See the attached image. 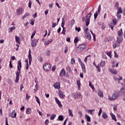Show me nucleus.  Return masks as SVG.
Instances as JSON below:
<instances>
[{
  "label": "nucleus",
  "mask_w": 125,
  "mask_h": 125,
  "mask_svg": "<svg viewBox=\"0 0 125 125\" xmlns=\"http://www.w3.org/2000/svg\"><path fill=\"white\" fill-rule=\"evenodd\" d=\"M109 72H110V73H112V74H114V75H116L117 74V70L114 69H110Z\"/></svg>",
  "instance_id": "obj_26"
},
{
  "label": "nucleus",
  "mask_w": 125,
  "mask_h": 125,
  "mask_svg": "<svg viewBox=\"0 0 125 125\" xmlns=\"http://www.w3.org/2000/svg\"><path fill=\"white\" fill-rule=\"evenodd\" d=\"M16 39V42H17V43H19V44H20V38L17 36H15Z\"/></svg>",
  "instance_id": "obj_22"
},
{
  "label": "nucleus",
  "mask_w": 125,
  "mask_h": 125,
  "mask_svg": "<svg viewBox=\"0 0 125 125\" xmlns=\"http://www.w3.org/2000/svg\"><path fill=\"white\" fill-rule=\"evenodd\" d=\"M84 31L85 32V34H87L89 32H88V28L87 27H85L84 28Z\"/></svg>",
  "instance_id": "obj_47"
},
{
  "label": "nucleus",
  "mask_w": 125,
  "mask_h": 125,
  "mask_svg": "<svg viewBox=\"0 0 125 125\" xmlns=\"http://www.w3.org/2000/svg\"><path fill=\"white\" fill-rule=\"evenodd\" d=\"M28 7H29V8H31V7H32V1L29 0V2L28 3Z\"/></svg>",
  "instance_id": "obj_54"
},
{
  "label": "nucleus",
  "mask_w": 125,
  "mask_h": 125,
  "mask_svg": "<svg viewBox=\"0 0 125 125\" xmlns=\"http://www.w3.org/2000/svg\"><path fill=\"white\" fill-rule=\"evenodd\" d=\"M118 46V45H117V43L115 42L113 43V48H116Z\"/></svg>",
  "instance_id": "obj_56"
},
{
  "label": "nucleus",
  "mask_w": 125,
  "mask_h": 125,
  "mask_svg": "<svg viewBox=\"0 0 125 125\" xmlns=\"http://www.w3.org/2000/svg\"><path fill=\"white\" fill-rule=\"evenodd\" d=\"M28 57V59H29V65H31V64L32 63V55L31 54V49H29Z\"/></svg>",
  "instance_id": "obj_9"
},
{
  "label": "nucleus",
  "mask_w": 125,
  "mask_h": 125,
  "mask_svg": "<svg viewBox=\"0 0 125 125\" xmlns=\"http://www.w3.org/2000/svg\"><path fill=\"white\" fill-rule=\"evenodd\" d=\"M58 120L62 122V121H63V120H64V118L63 117L62 115H59L58 116Z\"/></svg>",
  "instance_id": "obj_29"
},
{
  "label": "nucleus",
  "mask_w": 125,
  "mask_h": 125,
  "mask_svg": "<svg viewBox=\"0 0 125 125\" xmlns=\"http://www.w3.org/2000/svg\"><path fill=\"white\" fill-rule=\"evenodd\" d=\"M57 104H58L59 107H60V108H61V107H62V104H61V102H60L58 103H57Z\"/></svg>",
  "instance_id": "obj_61"
},
{
  "label": "nucleus",
  "mask_w": 125,
  "mask_h": 125,
  "mask_svg": "<svg viewBox=\"0 0 125 125\" xmlns=\"http://www.w3.org/2000/svg\"><path fill=\"white\" fill-rule=\"evenodd\" d=\"M102 113V108H100V110L99 111L98 116H101V113Z\"/></svg>",
  "instance_id": "obj_52"
},
{
  "label": "nucleus",
  "mask_w": 125,
  "mask_h": 125,
  "mask_svg": "<svg viewBox=\"0 0 125 125\" xmlns=\"http://www.w3.org/2000/svg\"><path fill=\"white\" fill-rule=\"evenodd\" d=\"M95 67L98 69V72H100V64H99L97 66L95 64Z\"/></svg>",
  "instance_id": "obj_41"
},
{
  "label": "nucleus",
  "mask_w": 125,
  "mask_h": 125,
  "mask_svg": "<svg viewBox=\"0 0 125 125\" xmlns=\"http://www.w3.org/2000/svg\"><path fill=\"white\" fill-rule=\"evenodd\" d=\"M46 55H47V56H49V55H50V50H47L46 52Z\"/></svg>",
  "instance_id": "obj_51"
},
{
  "label": "nucleus",
  "mask_w": 125,
  "mask_h": 125,
  "mask_svg": "<svg viewBox=\"0 0 125 125\" xmlns=\"http://www.w3.org/2000/svg\"><path fill=\"white\" fill-rule=\"evenodd\" d=\"M50 42H52V39H50V40H48L47 41H45L44 44L45 45H48Z\"/></svg>",
  "instance_id": "obj_23"
},
{
  "label": "nucleus",
  "mask_w": 125,
  "mask_h": 125,
  "mask_svg": "<svg viewBox=\"0 0 125 125\" xmlns=\"http://www.w3.org/2000/svg\"><path fill=\"white\" fill-rule=\"evenodd\" d=\"M67 52H68V46H66L64 47V53H67Z\"/></svg>",
  "instance_id": "obj_55"
},
{
  "label": "nucleus",
  "mask_w": 125,
  "mask_h": 125,
  "mask_svg": "<svg viewBox=\"0 0 125 125\" xmlns=\"http://www.w3.org/2000/svg\"><path fill=\"white\" fill-rule=\"evenodd\" d=\"M112 52H106V55H108L110 58H112V55H111Z\"/></svg>",
  "instance_id": "obj_35"
},
{
  "label": "nucleus",
  "mask_w": 125,
  "mask_h": 125,
  "mask_svg": "<svg viewBox=\"0 0 125 125\" xmlns=\"http://www.w3.org/2000/svg\"><path fill=\"white\" fill-rule=\"evenodd\" d=\"M90 17H91V13H89L85 17L86 26L87 27L89 25L90 21Z\"/></svg>",
  "instance_id": "obj_4"
},
{
  "label": "nucleus",
  "mask_w": 125,
  "mask_h": 125,
  "mask_svg": "<svg viewBox=\"0 0 125 125\" xmlns=\"http://www.w3.org/2000/svg\"><path fill=\"white\" fill-rule=\"evenodd\" d=\"M66 71H68L69 73L72 72V70H71V68L70 67V66H67L66 67Z\"/></svg>",
  "instance_id": "obj_46"
},
{
  "label": "nucleus",
  "mask_w": 125,
  "mask_h": 125,
  "mask_svg": "<svg viewBox=\"0 0 125 125\" xmlns=\"http://www.w3.org/2000/svg\"><path fill=\"white\" fill-rule=\"evenodd\" d=\"M56 25H57V24L56 23V22H52V28H55V27H56Z\"/></svg>",
  "instance_id": "obj_49"
},
{
  "label": "nucleus",
  "mask_w": 125,
  "mask_h": 125,
  "mask_svg": "<svg viewBox=\"0 0 125 125\" xmlns=\"http://www.w3.org/2000/svg\"><path fill=\"white\" fill-rule=\"evenodd\" d=\"M87 112L89 113L90 115H92V112H94L95 111V109H88L87 110Z\"/></svg>",
  "instance_id": "obj_32"
},
{
  "label": "nucleus",
  "mask_w": 125,
  "mask_h": 125,
  "mask_svg": "<svg viewBox=\"0 0 125 125\" xmlns=\"http://www.w3.org/2000/svg\"><path fill=\"white\" fill-rule=\"evenodd\" d=\"M124 33H123V29H121L118 32V37H123Z\"/></svg>",
  "instance_id": "obj_17"
},
{
  "label": "nucleus",
  "mask_w": 125,
  "mask_h": 125,
  "mask_svg": "<svg viewBox=\"0 0 125 125\" xmlns=\"http://www.w3.org/2000/svg\"><path fill=\"white\" fill-rule=\"evenodd\" d=\"M90 32H91L92 35H93V40L95 41V34H94V33L92 32V30H90Z\"/></svg>",
  "instance_id": "obj_53"
},
{
  "label": "nucleus",
  "mask_w": 125,
  "mask_h": 125,
  "mask_svg": "<svg viewBox=\"0 0 125 125\" xmlns=\"http://www.w3.org/2000/svg\"><path fill=\"white\" fill-rule=\"evenodd\" d=\"M117 13H123V10H122V8L121 7H117Z\"/></svg>",
  "instance_id": "obj_28"
},
{
  "label": "nucleus",
  "mask_w": 125,
  "mask_h": 125,
  "mask_svg": "<svg viewBox=\"0 0 125 125\" xmlns=\"http://www.w3.org/2000/svg\"><path fill=\"white\" fill-rule=\"evenodd\" d=\"M121 91L123 93H125V88H122L121 89Z\"/></svg>",
  "instance_id": "obj_64"
},
{
  "label": "nucleus",
  "mask_w": 125,
  "mask_h": 125,
  "mask_svg": "<svg viewBox=\"0 0 125 125\" xmlns=\"http://www.w3.org/2000/svg\"><path fill=\"white\" fill-rule=\"evenodd\" d=\"M78 114H79V118H82L83 117V113H82V112H81V111H79V112H78Z\"/></svg>",
  "instance_id": "obj_57"
},
{
  "label": "nucleus",
  "mask_w": 125,
  "mask_h": 125,
  "mask_svg": "<svg viewBox=\"0 0 125 125\" xmlns=\"http://www.w3.org/2000/svg\"><path fill=\"white\" fill-rule=\"evenodd\" d=\"M17 14L18 15H21L23 13V9L22 8L17 9Z\"/></svg>",
  "instance_id": "obj_11"
},
{
  "label": "nucleus",
  "mask_w": 125,
  "mask_h": 125,
  "mask_svg": "<svg viewBox=\"0 0 125 125\" xmlns=\"http://www.w3.org/2000/svg\"><path fill=\"white\" fill-rule=\"evenodd\" d=\"M113 79L115 80V81H118V83H119L120 81H122V80H123V77L120 76L119 78H118V77H117V76H114L113 77Z\"/></svg>",
  "instance_id": "obj_18"
},
{
  "label": "nucleus",
  "mask_w": 125,
  "mask_h": 125,
  "mask_svg": "<svg viewBox=\"0 0 125 125\" xmlns=\"http://www.w3.org/2000/svg\"><path fill=\"white\" fill-rule=\"evenodd\" d=\"M55 100L56 103L57 104L60 102V101H59V100H58V98H57V97H55Z\"/></svg>",
  "instance_id": "obj_60"
},
{
  "label": "nucleus",
  "mask_w": 125,
  "mask_h": 125,
  "mask_svg": "<svg viewBox=\"0 0 125 125\" xmlns=\"http://www.w3.org/2000/svg\"><path fill=\"white\" fill-rule=\"evenodd\" d=\"M102 117L103 119H107L108 118V115L105 113V112H104L102 113Z\"/></svg>",
  "instance_id": "obj_20"
},
{
  "label": "nucleus",
  "mask_w": 125,
  "mask_h": 125,
  "mask_svg": "<svg viewBox=\"0 0 125 125\" xmlns=\"http://www.w3.org/2000/svg\"><path fill=\"white\" fill-rule=\"evenodd\" d=\"M43 69L45 72H49L51 70V65L49 63H45L43 66Z\"/></svg>",
  "instance_id": "obj_3"
},
{
  "label": "nucleus",
  "mask_w": 125,
  "mask_h": 125,
  "mask_svg": "<svg viewBox=\"0 0 125 125\" xmlns=\"http://www.w3.org/2000/svg\"><path fill=\"white\" fill-rule=\"evenodd\" d=\"M108 100L110 101H114V100H116V99H118L119 97H120V91H115L114 93H113L111 96L110 95L108 96Z\"/></svg>",
  "instance_id": "obj_1"
},
{
  "label": "nucleus",
  "mask_w": 125,
  "mask_h": 125,
  "mask_svg": "<svg viewBox=\"0 0 125 125\" xmlns=\"http://www.w3.org/2000/svg\"><path fill=\"white\" fill-rule=\"evenodd\" d=\"M79 42V38L76 37L74 39V43H77Z\"/></svg>",
  "instance_id": "obj_50"
},
{
  "label": "nucleus",
  "mask_w": 125,
  "mask_h": 125,
  "mask_svg": "<svg viewBox=\"0 0 125 125\" xmlns=\"http://www.w3.org/2000/svg\"><path fill=\"white\" fill-rule=\"evenodd\" d=\"M68 115L69 117H71V118H73L74 117V115L73 114V113L72 112V110L71 109H68Z\"/></svg>",
  "instance_id": "obj_21"
},
{
  "label": "nucleus",
  "mask_w": 125,
  "mask_h": 125,
  "mask_svg": "<svg viewBox=\"0 0 125 125\" xmlns=\"http://www.w3.org/2000/svg\"><path fill=\"white\" fill-rule=\"evenodd\" d=\"M89 86H90V87H91L92 89H94V86H93V85H92V84L91 83V82H90V81L89 82Z\"/></svg>",
  "instance_id": "obj_39"
},
{
  "label": "nucleus",
  "mask_w": 125,
  "mask_h": 125,
  "mask_svg": "<svg viewBox=\"0 0 125 125\" xmlns=\"http://www.w3.org/2000/svg\"><path fill=\"white\" fill-rule=\"evenodd\" d=\"M98 14H99V13H98V12L96 11V13L94 14V19H96V18H97V17L98 16Z\"/></svg>",
  "instance_id": "obj_42"
},
{
  "label": "nucleus",
  "mask_w": 125,
  "mask_h": 125,
  "mask_svg": "<svg viewBox=\"0 0 125 125\" xmlns=\"http://www.w3.org/2000/svg\"><path fill=\"white\" fill-rule=\"evenodd\" d=\"M86 39L89 41L91 40V35L90 34V33L89 32L88 33H86Z\"/></svg>",
  "instance_id": "obj_16"
},
{
  "label": "nucleus",
  "mask_w": 125,
  "mask_h": 125,
  "mask_svg": "<svg viewBox=\"0 0 125 125\" xmlns=\"http://www.w3.org/2000/svg\"><path fill=\"white\" fill-rule=\"evenodd\" d=\"M77 84L78 85V89L79 90L81 89V81L80 80L77 81Z\"/></svg>",
  "instance_id": "obj_25"
},
{
  "label": "nucleus",
  "mask_w": 125,
  "mask_h": 125,
  "mask_svg": "<svg viewBox=\"0 0 125 125\" xmlns=\"http://www.w3.org/2000/svg\"><path fill=\"white\" fill-rule=\"evenodd\" d=\"M48 123H49V121L48 120V119H47L45 121L44 124H45V125H48Z\"/></svg>",
  "instance_id": "obj_63"
},
{
  "label": "nucleus",
  "mask_w": 125,
  "mask_h": 125,
  "mask_svg": "<svg viewBox=\"0 0 125 125\" xmlns=\"http://www.w3.org/2000/svg\"><path fill=\"white\" fill-rule=\"evenodd\" d=\"M74 98H83V96L80 93H75L73 94Z\"/></svg>",
  "instance_id": "obj_8"
},
{
  "label": "nucleus",
  "mask_w": 125,
  "mask_h": 125,
  "mask_svg": "<svg viewBox=\"0 0 125 125\" xmlns=\"http://www.w3.org/2000/svg\"><path fill=\"white\" fill-rule=\"evenodd\" d=\"M116 16L118 19H121L122 18V16H121V13H117L116 14Z\"/></svg>",
  "instance_id": "obj_37"
},
{
  "label": "nucleus",
  "mask_w": 125,
  "mask_h": 125,
  "mask_svg": "<svg viewBox=\"0 0 125 125\" xmlns=\"http://www.w3.org/2000/svg\"><path fill=\"white\" fill-rule=\"evenodd\" d=\"M38 42H39V39H34L32 41L31 45L32 47H36L37 46Z\"/></svg>",
  "instance_id": "obj_7"
},
{
  "label": "nucleus",
  "mask_w": 125,
  "mask_h": 125,
  "mask_svg": "<svg viewBox=\"0 0 125 125\" xmlns=\"http://www.w3.org/2000/svg\"><path fill=\"white\" fill-rule=\"evenodd\" d=\"M59 96L61 98V99H64L65 98V95H63V92L59 91L58 92Z\"/></svg>",
  "instance_id": "obj_12"
},
{
  "label": "nucleus",
  "mask_w": 125,
  "mask_h": 125,
  "mask_svg": "<svg viewBox=\"0 0 125 125\" xmlns=\"http://www.w3.org/2000/svg\"><path fill=\"white\" fill-rule=\"evenodd\" d=\"M114 25L113 23H109V26L110 28H111V30H114Z\"/></svg>",
  "instance_id": "obj_40"
},
{
  "label": "nucleus",
  "mask_w": 125,
  "mask_h": 125,
  "mask_svg": "<svg viewBox=\"0 0 125 125\" xmlns=\"http://www.w3.org/2000/svg\"><path fill=\"white\" fill-rule=\"evenodd\" d=\"M53 86L54 87H55V88L59 89V88H60V82L56 83L54 84Z\"/></svg>",
  "instance_id": "obj_13"
},
{
  "label": "nucleus",
  "mask_w": 125,
  "mask_h": 125,
  "mask_svg": "<svg viewBox=\"0 0 125 125\" xmlns=\"http://www.w3.org/2000/svg\"><path fill=\"white\" fill-rule=\"evenodd\" d=\"M110 116L111 117L112 120L115 121V122H117V119H116V116L113 114L112 113H110Z\"/></svg>",
  "instance_id": "obj_19"
},
{
  "label": "nucleus",
  "mask_w": 125,
  "mask_h": 125,
  "mask_svg": "<svg viewBox=\"0 0 125 125\" xmlns=\"http://www.w3.org/2000/svg\"><path fill=\"white\" fill-rule=\"evenodd\" d=\"M78 50L79 51V52H81V51H83V48L81 46V45H80L78 47Z\"/></svg>",
  "instance_id": "obj_33"
},
{
  "label": "nucleus",
  "mask_w": 125,
  "mask_h": 125,
  "mask_svg": "<svg viewBox=\"0 0 125 125\" xmlns=\"http://www.w3.org/2000/svg\"><path fill=\"white\" fill-rule=\"evenodd\" d=\"M78 60L79 63H81V66L82 67L83 72V73H86V71L85 70V66H84V64L82 62V60H81L80 58H78Z\"/></svg>",
  "instance_id": "obj_5"
},
{
  "label": "nucleus",
  "mask_w": 125,
  "mask_h": 125,
  "mask_svg": "<svg viewBox=\"0 0 125 125\" xmlns=\"http://www.w3.org/2000/svg\"><path fill=\"white\" fill-rule=\"evenodd\" d=\"M100 66H101V67H104V66H105V61H101Z\"/></svg>",
  "instance_id": "obj_30"
},
{
  "label": "nucleus",
  "mask_w": 125,
  "mask_h": 125,
  "mask_svg": "<svg viewBox=\"0 0 125 125\" xmlns=\"http://www.w3.org/2000/svg\"><path fill=\"white\" fill-rule=\"evenodd\" d=\"M70 24H71V26H73V25H74V24H75V20H74V19L71 20L70 21Z\"/></svg>",
  "instance_id": "obj_44"
},
{
  "label": "nucleus",
  "mask_w": 125,
  "mask_h": 125,
  "mask_svg": "<svg viewBox=\"0 0 125 125\" xmlns=\"http://www.w3.org/2000/svg\"><path fill=\"white\" fill-rule=\"evenodd\" d=\"M18 64L19 65H18L17 66L18 71L16 72V76L15 83H18V82H19V76L20 75V72H21L20 68L22 67L21 61H19ZM19 66L20 68L19 67Z\"/></svg>",
  "instance_id": "obj_2"
},
{
  "label": "nucleus",
  "mask_w": 125,
  "mask_h": 125,
  "mask_svg": "<svg viewBox=\"0 0 125 125\" xmlns=\"http://www.w3.org/2000/svg\"><path fill=\"white\" fill-rule=\"evenodd\" d=\"M75 30H76V31H77L78 32H80L81 31V27H76Z\"/></svg>",
  "instance_id": "obj_58"
},
{
  "label": "nucleus",
  "mask_w": 125,
  "mask_h": 125,
  "mask_svg": "<svg viewBox=\"0 0 125 125\" xmlns=\"http://www.w3.org/2000/svg\"><path fill=\"white\" fill-rule=\"evenodd\" d=\"M85 118H86L87 122H90V117L87 115V114L85 115Z\"/></svg>",
  "instance_id": "obj_34"
},
{
  "label": "nucleus",
  "mask_w": 125,
  "mask_h": 125,
  "mask_svg": "<svg viewBox=\"0 0 125 125\" xmlns=\"http://www.w3.org/2000/svg\"><path fill=\"white\" fill-rule=\"evenodd\" d=\"M112 22L114 25H116V24H117V22H118V21H117V19H113V20H112Z\"/></svg>",
  "instance_id": "obj_45"
},
{
  "label": "nucleus",
  "mask_w": 125,
  "mask_h": 125,
  "mask_svg": "<svg viewBox=\"0 0 125 125\" xmlns=\"http://www.w3.org/2000/svg\"><path fill=\"white\" fill-rule=\"evenodd\" d=\"M38 60L39 61V62H42V57L39 56L38 57Z\"/></svg>",
  "instance_id": "obj_43"
},
{
  "label": "nucleus",
  "mask_w": 125,
  "mask_h": 125,
  "mask_svg": "<svg viewBox=\"0 0 125 125\" xmlns=\"http://www.w3.org/2000/svg\"><path fill=\"white\" fill-rule=\"evenodd\" d=\"M8 30H9V33H12V31H14V30H15V26H13L12 27H9L8 28Z\"/></svg>",
  "instance_id": "obj_27"
},
{
  "label": "nucleus",
  "mask_w": 125,
  "mask_h": 125,
  "mask_svg": "<svg viewBox=\"0 0 125 125\" xmlns=\"http://www.w3.org/2000/svg\"><path fill=\"white\" fill-rule=\"evenodd\" d=\"M123 37H120V36L117 37L116 42L118 43L117 44V46L118 47L121 46V44L120 43H121V42H123Z\"/></svg>",
  "instance_id": "obj_6"
},
{
  "label": "nucleus",
  "mask_w": 125,
  "mask_h": 125,
  "mask_svg": "<svg viewBox=\"0 0 125 125\" xmlns=\"http://www.w3.org/2000/svg\"><path fill=\"white\" fill-rule=\"evenodd\" d=\"M32 112V109L30 108H28L26 109V113L27 115H30L31 113Z\"/></svg>",
  "instance_id": "obj_24"
},
{
  "label": "nucleus",
  "mask_w": 125,
  "mask_h": 125,
  "mask_svg": "<svg viewBox=\"0 0 125 125\" xmlns=\"http://www.w3.org/2000/svg\"><path fill=\"white\" fill-rule=\"evenodd\" d=\"M114 57L115 58H118L119 57L118 54H117V53H116V52L115 51H114Z\"/></svg>",
  "instance_id": "obj_62"
},
{
  "label": "nucleus",
  "mask_w": 125,
  "mask_h": 125,
  "mask_svg": "<svg viewBox=\"0 0 125 125\" xmlns=\"http://www.w3.org/2000/svg\"><path fill=\"white\" fill-rule=\"evenodd\" d=\"M13 114H14V115H13ZM17 115V113H16V112H15V110H14L12 111L11 113L9 114V117H10L11 118H13V119H14V118H16Z\"/></svg>",
  "instance_id": "obj_10"
},
{
  "label": "nucleus",
  "mask_w": 125,
  "mask_h": 125,
  "mask_svg": "<svg viewBox=\"0 0 125 125\" xmlns=\"http://www.w3.org/2000/svg\"><path fill=\"white\" fill-rule=\"evenodd\" d=\"M80 46L82 47V49L83 50L85 49V48H86V45H85V44H82L80 45Z\"/></svg>",
  "instance_id": "obj_38"
},
{
  "label": "nucleus",
  "mask_w": 125,
  "mask_h": 125,
  "mask_svg": "<svg viewBox=\"0 0 125 125\" xmlns=\"http://www.w3.org/2000/svg\"><path fill=\"white\" fill-rule=\"evenodd\" d=\"M65 75H66V71H65V69H62L60 72V76L61 77H64Z\"/></svg>",
  "instance_id": "obj_14"
},
{
  "label": "nucleus",
  "mask_w": 125,
  "mask_h": 125,
  "mask_svg": "<svg viewBox=\"0 0 125 125\" xmlns=\"http://www.w3.org/2000/svg\"><path fill=\"white\" fill-rule=\"evenodd\" d=\"M101 10V6L100 5L99 6L98 9V13H100V11Z\"/></svg>",
  "instance_id": "obj_59"
},
{
  "label": "nucleus",
  "mask_w": 125,
  "mask_h": 125,
  "mask_svg": "<svg viewBox=\"0 0 125 125\" xmlns=\"http://www.w3.org/2000/svg\"><path fill=\"white\" fill-rule=\"evenodd\" d=\"M55 118H56V115L52 114V115L51 116V117H50V120H53L55 119Z\"/></svg>",
  "instance_id": "obj_36"
},
{
  "label": "nucleus",
  "mask_w": 125,
  "mask_h": 125,
  "mask_svg": "<svg viewBox=\"0 0 125 125\" xmlns=\"http://www.w3.org/2000/svg\"><path fill=\"white\" fill-rule=\"evenodd\" d=\"M70 63L72 64V65H74V64L75 63V59H71Z\"/></svg>",
  "instance_id": "obj_48"
},
{
  "label": "nucleus",
  "mask_w": 125,
  "mask_h": 125,
  "mask_svg": "<svg viewBox=\"0 0 125 125\" xmlns=\"http://www.w3.org/2000/svg\"><path fill=\"white\" fill-rule=\"evenodd\" d=\"M98 95H99V96L100 97H101V98H103V97H104V95H103V91H101V90H99L98 92Z\"/></svg>",
  "instance_id": "obj_15"
},
{
  "label": "nucleus",
  "mask_w": 125,
  "mask_h": 125,
  "mask_svg": "<svg viewBox=\"0 0 125 125\" xmlns=\"http://www.w3.org/2000/svg\"><path fill=\"white\" fill-rule=\"evenodd\" d=\"M30 16V14L28 13H25V15L23 16L22 18V20H24L25 18H26L27 16Z\"/></svg>",
  "instance_id": "obj_31"
}]
</instances>
